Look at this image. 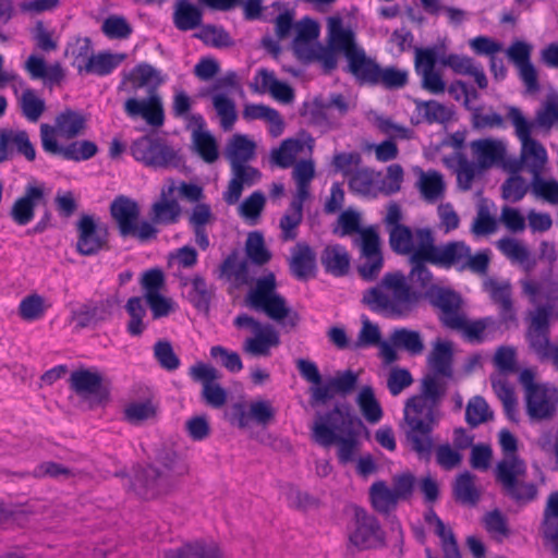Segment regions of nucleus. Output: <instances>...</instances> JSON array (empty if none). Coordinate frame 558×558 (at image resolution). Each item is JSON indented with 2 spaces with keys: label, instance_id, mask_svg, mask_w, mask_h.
Wrapping results in <instances>:
<instances>
[{
  "label": "nucleus",
  "instance_id": "nucleus-1",
  "mask_svg": "<svg viewBox=\"0 0 558 558\" xmlns=\"http://www.w3.org/2000/svg\"><path fill=\"white\" fill-rule=\"evenodd\" d=\"M312 432L314 441L319 446L328 448L338 445V459L341 463L353 460L362 433L366 439L369 438V430L347 402L336 404L324 414L317 413Z\"/></svg>",
  "mask_w": 558,
  "mask_h": 558
},
{
  "label": "nucleus",
  "instance_id": "nucleus-2",
  "mask_svg": "<svg viewBox=\"0 0 558 558\" xmlns=\"http://www.w3.org/2000/svg\"><path fill=\"white\" fill-rule=\"evenodd\" d=\"M186 460L173 449L163 448L155 460L134 471L132 486L144 499H154L169 495L178 488L182 478L189 474Z\"/></svg>",
  "mask_w": 558,
  "mask_h": 558
},
{
  "label": "nucleus",
  "instance_id": "nucleus-3",
  "mask_svg": "<svg viewBox=\"0 0 558 558\" xmlns=\"http://www.w3.org/2000/svg\"><path fill=\"white\" fill-rule=\"evenodd\" d=\"M422 293L415 291L401 272H387L380 287H372L363 293L362 303L372 312L388 317H408L418 306Z\"/></svg>",
  "mask_w": 558,
  "mask_h": 558
},
{
  "label": "nucleus",
  "instance_id": "nucleus-4",
  "mask_svg": "<svg viewBox=\"0 0 558 558\" xmlns=\"http://www.w3.org/2000/svg\"><path fill=\"white\" fill-rule=\"evenodd\" d=\"M439 405L416 397L407 400L404 420L408 424L405 439L420 459L428 461L433 451L432 433L438 423Z\"/></svg>",
  "mask_w": 558,
  "mask_h": 558
},
{
  "label": "nucleus",
  "instance_id": "nucleus-5",
  "mask_svg": "<svg viewBox=\"0 0 558 558\" xmlns=\"http://www.w3.org/2000/svg\"><path fill=\"white\" fill-rule=\"evenodd\" d=\"M276 289L275 274L268 272L258 278L255 287L247 292L244 299L245 305L255 311L264 312L283 328L292 330L299 325L301 317L298 312L287 306L286 299L277 293Z\"/></svg>",
  "mask_w": 558,
  "mask_h": 558
},
{
  "label": "nucleus",
  "instance_id": "nucleus-6",
  "mask_svg": "<svg viewBox=\"0 0 558 558\" xmlns=\"http://www.w3.org/2000/svg\"><path fill=\"white\" fill-rule=\"evenodd\" d=\"M110 215L122 238H133L140 243H147L157 238L158 229L153 222L140 221V205L129 196H117L110 204Z\"/></svg>",
  "mask_w": 558,
  "mask_h": 558
},
{
  "label": "nucleus",
  "instance_id": "nucleus-7",
  "mask_svg": "<svg viewBox=\"0 0 558 558\" xmlns=\"http://www.w3.org/2000/svg\"><path fill=\"white\" fill-rule=\"evenodd\" d=\"M526 464L524 461H499L495 468V478L502 494L518 505H527L538 496V487L525 481Z\"/></svg>",
  "mask_w": 558,
  "mask_h": 558
},
{
  "label": "nucleus",
  "instance_id": "nucleus-8",
  "mask_svg": "<svg viewBox=\"0 0 558 558\" xmlns=\"http://www.w3.org/2000/svg\"><path fill=\"white\" fill-rule=\"evenodd\" d=\"M131 154L146 167L153 169H179L184 166V158L169 146L165 138L146 134L131 145Z\"/></svg>",
  "mask_w": 558,
  "mask_h": 558
},
{
  "label": "nucleus",
  "instance_id": "nucleus-9",
  "mask_svg": "<svg viewBox=\"0 0 558 558\" xmlns=\"http://www.w3.org/2000/svg\"><path fill=\"white\" fill-rule=\"evenodd\" d=\"M519 383L524 388L526 413L532 421H543L553 417L556 412L558 396L556 389L535 383V373L524 368L519 376Z\"/></svg>",
  "mask_w": 558,
  "mask_h": 558
},
{
  "label": "nucleus",
  "instance_id": "nucleus-10",
  "mask_svg": "<svg viewBox=\"0 0 558 558\" xmlns=\"http://www.w3.org/2000/svg\"><path fill=\"white\" fill-rule=\"evenodd\" d=\"M70 389L80 398L89 401V407L105 405L110 401L111 380L96 369L81 367L69 377Z\"/></svg>",
  "mask_w": 558,
  "mask_h": 558
},
{
  "label": "nucleus",
  "instance_id": "nucleus-11",
  "mask_svg": "<svg viewBox=\"0 0 558 558\" xmlns=\"http://www.w3.org/2000/svg\"><path fill=\"white\" fill-rule=\"evenodd\" d=\"M429 304L439 310L438 319L441 325L452 330L464 326L463 300L457 291L440 286H432L424 293Z\"/></svg>",
  "mask_w": 558,
  "mask_h": 558
},
{
  "label": "nucleus",
  "instance_id": "nucleus-12",
  "mask_svg": "<svg viewBox=\"0 0 558 558\" xmlns=\"http://www.w3.org/2000/svg\"><path fill=\"white\" fill-rule=\"evenodd\" d=\"M354 243L360 247V258L362 259L356 267L359 276L364 281L376 280L384 267L378 232L373 227L364 228L361 231V238L355 239Z\"/></svg>",
  "mask_w": 558,
  "mask_h": 558
},
{
  "label": "nucleus",
  "instance_id": "nucleus-13",
  "mask_svg": "<svg viewBox=\"0 0 558 558\" xmlns=\"http://www.w3.org/2000/svg\"><path fill=\"white\" fill-rule=\"evenodd\" d=\"M76 251L82 256H94L110 250L108 227L98 223L92 215L81 216L76 222Z\"/></svg>",
  "mask_w": 558,
  "mask_h": 558
},
{
  "label": "nucleus",
  "instance_id": "nucleus-14",
  "mask_svg": "<svg viewBox=\"0 0 558 558\" xmlns=\"http://www.w3.org/2000/svg\"><path fill=\"white\" fill-rule=\"evenodd\" d=\"M354 529L349 534L350 545L359 550L377 548L385 545V533L378 520L364 509L356 508Z\"/></svg>",
  "mask_w": 558,
  "mask_h": 558
},
{
  "label": "nucleus",
  "instance_id": "nucleus-15",
  "mask_svg": "<svg viewBox=\"0 0 558 558\" xmlns=\"http://www.w3.org/2000/svg\"><path fill=\"white\" fill-rule=\"evenodd\" d=\"M52 130L50 125L44 123L40 125L41 146L45 151L52 155H61L66 160L81 161L94 157L97 151V145L92 141H76L68 146H60L57 140H52Z\"/></svg>",
  "mask_w": 558,
  "mask_h": 558
},
{
  "label": "nucleus",
  "instance_id": "nucleus-16",
  "mask_svg": "<svg viewBox=\"0 0 558 558\" xmlns=\"http://www.w3.org/2000/svg\"><path fill=\"white\" fill-rule=\"evenodd\" d=\"M357 380V374L352 369L337 372L325 385L310 388V404L312 407L326 404L333 399L336 395L347 397L355 390Z\"/></svg>",
  "mask_w": 558,
  "mask_h": 558
},
{
  "label": "nucleus",
  "instance_id": "nucleus-17",
  "mask_svg": "<svg viewBox=\"0 0 558 558\" xmlns=\"http://www.w3.org/2000/svg\"><path fill=\"white\" fill-rule=\"evenodd\" d=\"M515 128V134L522 142L523 156H532L535 159V168L541 167L547 159L544 146L531 137L532 123H530L521 110L517 107H510L507 114Z\"/></svg>",
  "mask_w": 558,
  "mask_h": 558
},
{
  "label": "nucleus",
  "instance_id": "nucleus-18",
  "mask_svg": "<svg viewBox=\"0 0 558 558\" xmlns=\"http://www.w3.org/2000/svg\"><path fill=\"white\" fill-rule=\"evenodd\" d=\"M40 203H45L44 185L28 183L24 195L14 202L10 215L17 225L25 226L32 221L35 207Z\"/></svg>",
  "mask_w": 558,
  "mask_h": 558
},
{
  "label": "nucleus",
  "instance_id": "nucleus-19",
  "mask_svg": "<svg viewBox=\"0 0 558 558\" xmlns=\"http://www.w3.org/2000/svg\"><path fill=\"white\" fill-rule=\"evenodd\" d=\"M124 110L130 117L141 116L153 126H161L165 121L161 99L154 92L144 100L129 98L124 104Z\"/></svg>",
  "mask_w": 558,
  "mask_h": 558
},
{
  "label": "nucleus",
  "instance_id": "nucleus-20",
  "mask_svg": "<svg viewBox=\"0 0 558 558\" xmlns=\"http://www.w3.org/2000/svg\"><path fill=\"white\" fill-rule=\"evenodd\" d=\"M348 69L360 85H378L380 65L367 57L363 49L348 56Z\"/></svg>",
  "mask_w": 558,
  "mask_h": 558
},
{
  "label": "nucleus",
  "instance_id": "nucleus-21",
  "mask_svg": "<svg viewBox=\"0 0 558 558\" xmlns=\"http://www.w3.org/2000/svg\"><path fill=\"white\" fill-rule=\"evenodd\" d=\"M10 146H14L16 151L28 161L35 160L36 150L25 130L13 131L3 129L0 131V163L9 159L11 154Z\"/></svg>",
  "mask_w": 558,
  "mask_h": 558
},
{
  "label": "nucleus",
  "instance_id": "nucleus-22",
  "mask_svg": "<svg viewBox=\"0 0 558 558\" xmlns=\"http://www.w3.org/2000/svg\"><path fill=\"white\" fill-rule=\"evenodd\" d=\"M290 271L298 280L305 281L316 275V254L305 242H298L292 250Z\"/></svg>",
  "mask_w": 558,
  "mask_h": 558
},
{
  "label": "nucleus",
  "instance_id": "nucleus-23",
  "mask_svg": "<svg viewBox=\"0 0 558 558\" xmlns=\"http://www.w3.org/2000/svg\"><path fill=\"white\" fill-rule=\"evenodd\" d=\"M50 129L52 130V140H57V135L72 140L86 129V119L78 111L66 108L57 114L54 125H50Z\"/></svg>",
  "mask_w": 558,
  "mask_h": 558
},
{
  "label": "nucleus",
  "instance_id": "nucleus-24",
  "mask_svg": "<svg viewBox=\"0 0 558 558\" xmlns=\"http://www.w3.org/2000/svg\"><path fill=\"white\" fill-rule=\"evenodd\" d=\"M470 253V246L462 241H451L439 245L437 253L432 258V265L449 269L451 267L462 271L461 265H464L465 257Z\"/></svg>",
  "mask_w": 558,
  "mask_h": 558
},
{
  "label": "nucleus",
  "instance_id": "nucleus-25",
  "mask_svg": "<svg viewBox=\"0 0 558 558\" xmlns=\"http://www.w3.org/2000/svg\"><path fill=\"white\" fill-rule=\"evenodd\" d=\"M281 343L280 335L271 324H265L262 331L248 337L243 342V351L253 356H269L270 349Z\"/></svg>",
  "mask_w": 558,
  "mask_h": 558
},
{
  "label": "nucleus",
  "instance_id": "nucleus-26",
  "mask_svg": "<svg viewBox=\"0 0 558 558\" xmlns=\"http://www.w3.org/2000/svg\"><path fill=\"white\" fill-rule=\"evenodd\" d=\"M110 306L109 300L99 302L87 301L80 305L78 308L72 311L71 320L75 322L76 327L80 329L96 325L110 315Z\"/></svg>",
  "mask_w": 558,
  "mask_h": 558
},
{
  "label": "nucleus",
  "instance_id": "nucleus-27",
  "mask_svg": "<svg viewBox=\"0 0 558 558\" xmlns=\"http://www.w3.org/2000/svg\"><path fill=\"white\" fill-rule=\"evenodd\" d=\"M329 46L342 52L348 59L350 53L357 52L361 48H357L354 41V33L350 28H344L341 17H331L328 26Z\"/></svg>",
  "mask_w": 558,
  "mask_h": 558
},
{
  "label": "nucleus",
  "instance_id": "nucleus-28",
  "mask_svg": "<svg viewBox=\"0 0 558 558\" xmlns=\"http://www.w3.org/2000/svg\"><path fill=\"white\" fill-rule=\"evenodd\" d=\"M320 263L326 272L335 277H344L349 274L351 257L344 246L327 245L322 252Z\"/></svg>",
  "mask_w": 558,
  "mask_h": 558
},
{
  "label": "nucleus",
  "instance_id": "nucleus-29",
  "mask_svg": "<svg viewBox=\"0 0 558 558\" xmlns=\"http://www.w3.org/2000/svg\"><path fill=\"white\" fill-rule=\"evenodd\" d=\"M294 28L296 35L292 41V49L295 56L301 59L306 53L312 52L314 47L311 43L319 36V24L310 17H303L295 24Z\"/></svg>",
  "mask_w": 558,
  "mask_h": 558
},
{
  "label": "nucleus",
  "instance_id": "nucleus-30",
  "mask_svg": "<svg viewBox=\"0 0 558 558\" xmlns=\"http://www.w3.org/2000/svg\"><path fill=\"white\" fill-rule=\"evenodd\" d=\"M471 148L480 169L492 167L495 162L502 159L505 155L504 145L490 138L473 141Z\"/></svg>",
  "mask_w": 558,
  "mask_h": 558
},
{
  "label": "nucleus",
  "instance_id": "nucleus-31",
  "mask_svg": "<svg viewBox=\"0 0 558 558\" xmlns=\"http://www.w3.org/2000/svg\"><path fill=\"white\" fill-rule=\"evenodd\" d=\"M165 558H220L221 551L215 543L196 541L163 553Z\"/></svg>",
  "mask_w": 558,
  "mask_h": 558
},
{
  "label": "nucleus",
  "instance_id": "nucleus-32",
  "mask_svg": "<svg viewBox=\"0 0 558 558\" xmlns=\"http://www.w3.org/2000/svg\"><path fill=\"white\" fill-rule=\"evenodd\" d=\"M126 53H112L109 51L99 52L96 56H90L87 59L84 68H80V72L83 70L86 73L97 74L99 76H105L110 74L114 69H117L125 59Z\"/></svg>",
  "mask_w": 558,
  "mask_h": 558
},
{
  "label": "nucleus",
  "instance_id": "nucleus-33",
  "mask_svg": "<svg viewBox=\"0 0 558 558\" xmlns=\"http://www.w3.org/2000/svg\"><path fill=\"white\" fill-rule=\"evenodd\" d=\"M475 475L465 471L459 474L452 486L453 498L457 502L466 506H475L481 498V494L475 486Z\"/></svg>",
  "mask_w": 558,
  "mask_h": 558
},
{
  "label": "nucleus",
  "instance_id": "nucleus-34",
  "mask_svg": "<svg viewBox=\"0 0 558 558\" xmlns=\"http://www.w3.org/2000/svg\"><path fill=\"white\" fill-rule=\"evenodd\" d=\"M543 533L551 546L553 554L558 556V492L551 493L547 499Z\"/></svg>",
  "mask_w": 558,
  "mask_h": 558
},
{
  "label": "nucleus",
  "instance_id": "nucleus-35",
  "mask_svg": "<svg viewBox=\"0 0 558 558\" xmlns=\"http://www.w3.org/2000/svg\"><path fill=\"white\" fill-rule=\"evenodd\" d=\"M452 357L451 343L437 341L428 359L435 375L451 378L453 374Z\"/></svg>",
  "mask_w": 558,
  "mask_h": 558
},
{
  "label": "nucleus",
  "instance_id": "nucleus-36",
  "mask_svg": "<svg viewBox=\"0 0 558 558\" xmlns=\"http://www.w3.org/2000/svg\"><path fill=\"white\" fill-rule=\"evenodd\" d=\"M490 298L493 302L498 305L499 315L504 322L515 320L511 286L509 283L490 281Z\"/></svg>",
  "mask_w": 558,
  "mask_h": 558
},
{
  "label": "nucleus",
  "instance_id": "nucleus-37",
  "mask_svg": "<svg viewBox=\"0 0 558 558\" xmlns=\"http://www.w3.org/2000/svg\"><path fill=\"white\" fill-rule=\"evenodd\" d=\"M202 11L189 0H178L173 13V22L180 31H191L202 23Z\"/></svg>",
  "mask_w": 558,
  "mask_h": 558
},
{
  "label": "nucleus",
  "instance_id": "nucleus-38",
  "mask_svg": "<svg viewBox=\"0 0 558 558\" xmlns=\"http://www.w3.org/2000/svg\"><path fill=\"white\" fill-rule=\"evenodd\" d=\"M417 112L428 124H445L452 119L453 111L437 100H414Z\"/></svg>",
  "mask_w": 558,
  "mask_h": 558
},
{
  "label": "nucleus",
  "instance_id": "nucleus-39",
  "mask_svg": "<svg viewBox=\"0 0 558 558\" xmlns=\"http://www.w3.org/2000/svg\"><path fill=\"white\" fill-rule=\"evenodd\" d=\"M356 403L367 422L374 424L381 420L383 409L375 397L374 389L371 386H364L361 388L356 397Z\"/></svg>",
  "mask_w": 558,
  "mask_h": 558
},
{
  "label": "nucleus",
  "instance_id": "nucleus-40",
  "mask_svg": "<svg viewBox=\"0 0 558 558\" xmlns=\"http://www.w3.org/2000/svg\"><path fill=\"white\" fill-rule=\"evenodd\" d=\"M181 207L175 199H167L165 193L159 202L153 204L150 218L154 223L170 225L178 221Z\"/></svg>",
  "mask_w": 558,
  "mask_h": 558
},
{
  "label": "nucleus",
  "instance_id": "nucleus-41",
  "mask_svg": "<svg viewBox=\"0 0 558 558\" xmlns=\"http://www.w3.org/2000/svg\"><path fill=\"white\" fill-rule=\"evenodd\" d=\"M245 254L257 266H263L271 259V253L266 247L262 232L252 231L248 233L245 242Z\"/></svg>",
  "mask_w": 558,
  "mask_h": 558
},
{
  "label": "nucleus",
  "instance_id": "nucleus-42",
  "mask_svg": "<svg viewBox=\"0 0 558 558\" xmlns=\"http://www.w3.org/2000/svg\"><path fill=\"white\" fill-rule=\"evenodd\" d=\"M369 497L374 509L381 513H388L398 502L392 489L383 481L375 482L371 486Z\"/></svg>",
  "mask_w": 558,
  "mask_h": 558
},
{
  "label": "nucleus",
  "instance_id": "nucleus-43",
  "mask_svg": "<svg viewBox=\"0 0 558 558\" xmlns=\"http://www.w3.org/2000/svg\"><path fill=\"white\" fill-rule=\"evenodd\" d=\"M303 149L300 140L287 138L282 141L279 148L271 150V160L278 167L287 169L295 162L296 155Z\"/></svg>",
  "mask_w": 558,
  "mask_h": 558
},
{
  "label": "nucleus",
  "instance_id": "nucleus-44",
  "mask_svg": "<svg viewBox=\"0 0 558 558\" xmlns=\"http://www.w3.org/2000/svg\"><path fill=\"white\" fill-rule=\"evenodd\" d=\"M391 250L400 255H410L414 252L413 232L408 226L392 227L389 231Z\"/></svg>",
  "mask_w": 558,
  "mask_h": 558
},
{
  "label": "nucleus",
  "instance_id": "nucleus-45",
  "mask_svg": "<svg viewBox=\"0 0 558 558\" xmlns=\"http://www.w3.org/2000/svg\"><path fill=\"white\" fill-rule=\"evenodd\" d=\"M46 311L45 298L38 293H32L22 299L17 314L25 322H34L40 319Z\"/></svg>",
  "mask_w": 558,
  "mask_h": 558
},
{
  "label": "nucleus",
  "instance_id": "nucleus-46",
  "mask_svg": "<svg viewBox=\"0 0 558 558\" xmlns=\"http://www.w3.org/2000/svg\"><path fill=\"white\" fill-rule=\"evenodd\" d=\"M494 413L489 411L486 400L481 396L471 398L465 409V421L471 427L493 420Z\"/></svg>",
  "mask_w": 558,
  "mask_h": 558
},
{
  "label": "nucleus",
  "instance_id": "nucleus-47",
  "mask_svg": "<svg viewBox=\"0 0 558 558\" xmlns=\"http://www.w3.org/2000/svg\"><path fill=\"white\" fill-rule=\"evenodd\" d=\"M20 107L23 116L31 122L38 121L46 110L45 100L39 98L32 88H27L22 93Z\"/></svg>",
  "mask_w": 558,
  "mask_h": 558
},
{
  "label": "nucleus",
  "instance_id": "nucleus-48",
  "mask_svg": "<svg viewBox=\"0 0 558 558\" xmlns=\"http://www.w3.org/2000/svg\"><path fill=\"white\" fill-rule=\"evenodd\" d=\"M417 246H414V252L410 257L427 259L430 263L439 245H435V238L430 229L418 228L415 230Z\"/></svg>",
  "mask_w": 558,
  "mask_h": 558
},
{
  "label": "nucleus",
  "instance_id": "nucleus-49",
  "mask_svg": "<svg viewBox=\"0 0 558 558\" xmlns=\"http://www.w3.org/2000/svg\"><path fill=\"white\" fill-rule=\"evenodd\" d=\"M256 145L245 135L235 134L228 147L229 156L232 162H246L255 155Z\"/></svg>",
  "mask_w": 558,
  "mask_h": 558
},
{
  "label": "nucleus",
  "instance_id": "nucleus-50",
  "mask_svg": "<svg viewBox=\"0 0 558 558\" xmlns=\"http://www.w3.org/2000/svg\"><path fill=\"white\" fill-rule=\"evenodd\" d=\"M213 106L220 117V125L225 131H230L236 121L235 104L225 94L213 96Z\"/></svg>",
  "mask_w": 558,
  "mask_h": 558
},
{
  "label": "nucleus",
  "instance_id": "nucleus-51",
  "mask_svg": "<svg viewBox=\"0 0 558 558\" xmlns=\"http://www.w3.org/2000/svg\"><path fill=\"white\" fill-rule=\"evenodd\" d=\"M391 340L396 347L407 350L412 355L421 354L424 350V343L421 335L415 330H409L405 328L397 329L393 332Z\"/></svg>",
  "mask_w": 558,
  "mask_h": 558
},
{
  "label": "nucleus",
  "instance_id": "nucleus-52",
  "mask_svg": "<svg viewBox=\"0 0 558 558\" xmlns=\"http://www.w3.org/2000/svg\"><path fill=\"white\" fill-rule=\"evenodd\" d=\"M125 310L130 315L128 324V331L132 336H140L145 329L143 318L146 315V308L143 305V301L140 296H132L128 300Z\"/></svg>",
  "mask_w": 558,
  "mask_h": 558
},
{
  "label": "nucleus",
  "instance_id": "nucleus-53",
  "mask_svg": "<svg viewBox=\"0 0 558 558\" xmlns=\"http://www.w3.org/2000/svg\"><path fill=\"white\" fill-rule=\"evenodd\" d=\"M124 420L133 425L141 424L147 420L155 418L157 408L151 401L132 402L123 411Z\"/></svg>",
  "mask_w": 558,
  "mask_h": 558
},
{
  "label": "nucleus",
  "instance_id": "nucleus-54",
  "mask_svg": "<svg viewBox=\"0 0 558 558\" xmlns=\"http://www.w3.org/2000/svg\"><path fill=\"white\" fill-rule=\"evenodd\" d=\"M206 45H210L216 48H227L234 45L233 39L227 31L222 27L215 25H205L201 32L195 35Z\"/></svg>",
  "mask_w": 558,
  "mask_h": 558
},
{
  "label": "nucleus",
  "instance_id": "nucleus-55",
  "mask_svg": "<svg viewBox=\"0 0 558 558\" xmlns=\"http://www.w3.org/2000/svg\"><path fill=\"white\" fill-rule=\"evenodd\" d=\"M191 302L199 311H208L213 298V290L207 286L204 277L195 275L192 279Z\"/></svg>",
  "mask_w": 558,
  "mask_h": 558
},
{
  "label": "nucleus",
  "instance_id": "nucleus-56",
  "mask_svg": "<svg viewBox=\"0 0 558 558\" xmlns=\"http://www.w3.org/2000/svg\"><path fill=\"white\" fill-rule=\"evenodd\" d=\"M102 33L110 39H126L133 32L124 16L109 15L101 25Z\"/></svg>",
  "mask_w": 558,
  "mask_h": 558
},
{
  "label": "nucleus",
  "instance_id": "nucleus-57",
  "mask_svg": "<svg viewBox=\"0 0 558 558\" xmlns=\"http://www.w3.org/2000/svg\"><path fill=\"white\" fill-rule=\"evenodd\" d=\"M437 375H427L422 380V391L416 395L424 401L440 405L442 398L446 395L445 384H440L436 377Z\"/></svg>",
  "mask_w": 558,
  "mask_h": 558
},
{
  "label": "nucleus",
  "instance_id": "nucleus-58",
  "mask_svg": "<svg viewBox=\"0 0 558 558\" xmlns=\"http://www.w3.org/2000/svg\"><path fill=\"white\" fill-rule=\"evenodd\" d=\"M526 340L541 362L549 361L550 354L555 349V345L550 343L549 332L527 330Z\"/></svg>",
  "mask_w": 558,
  "mask_h": 558
},
{
  "label": "nucleus",
  "instance_id": "nucleus-59",
  "mask_svg": "<svg viewBox=\"0 0 558 558\" xmlns=\"http://www.w3.org/2000/svg\"><path fill=\"white\" fill-rule=\"evenodd\" d=\"M303 220V209L289 205L286 214L280 219L281 238L283 241L296 239V228Z\"/></svg>",
  "mask_w": 558,
  "mask_h": 558
},
{
  "label": "nucleus",
  "instance_id": "nucleus-60",
  "mask_svg": "<svg viewBox=\"0 0 558 558\" xmlns=\"http://www.w3.org/2000/svg\"><path fill=\"white\" fill-rule=\"evenodd\" d=\"M287 498L291 507L300 510L307 511L310 509L318 508L320 501L317 497L307 492L301 490L295 485H288Z\"/></svg>",
  "mask_w": 558,
  "mask_h": 558
},
{
  "label": "nucleus",
  "instance_id": "nucleus-61",
  "mask_svg": "<svg viewBox=\"0 0 558 558\" xmlns=\"http://www.w3.org/2000/svg\"><path fill=\"white\" fill-rule=\"evenodd\" d=\"M337 50H333L330 46L323 47L318 46L317 48H313L311 53H306V56L302 57L300 60L311 62L318 61L320 62L324 73L330 74L338 64L337 59Z\"/></svg>",
  "mask_w": 558,
  "mask_h": 558
},
{
  "label": "nucleus",
  "instance_id": "nucleus-62",
  "mask_svg": "<svg viewBox=\"0 0 558 558\" xmlns=\"http://www.w3.org/2000/svg\"><path fill=\"white\" fill-rule=\"evenodd\" d=\"M374 171L368 168L356 169L349 178V189L351 192L368 195L374 187Z\"/></svg>",
  "mask_w": 558,
  "mask_h": 558
},
{
  "label": "nucleus",
  "instance_id": "nucleus-63",
  "mask_svg": "<svg viewBox=\"0 0 558 558\" xmlns=\"http://www.w3.org/2000/svg\"><path fill=\"white\" fill-rule=\"evenodd\" d=\"M194 144L197 153L206 162L211 163L218 159L217 143L209 133L201 131L195 132Z\"/></svg>",
  "mask_w": 558,
  "mask_h": 558
},
{
  "label": "nucleus",
  "instance_id": "nucleus-64",
  "mask_svg": "<svg viewBox=\"0 0 558 558\" xmlns=\"http://www.w3.org/2000/svg\"><path fill=\"white\" fill-rule=\"evenodd\" d=\"M408 84V72L396 66L380 68L378 85L386 89L402 88Z\"/></svg>",
  "mask_w": 558,
  "mask_h": 558
}]
</instances>
